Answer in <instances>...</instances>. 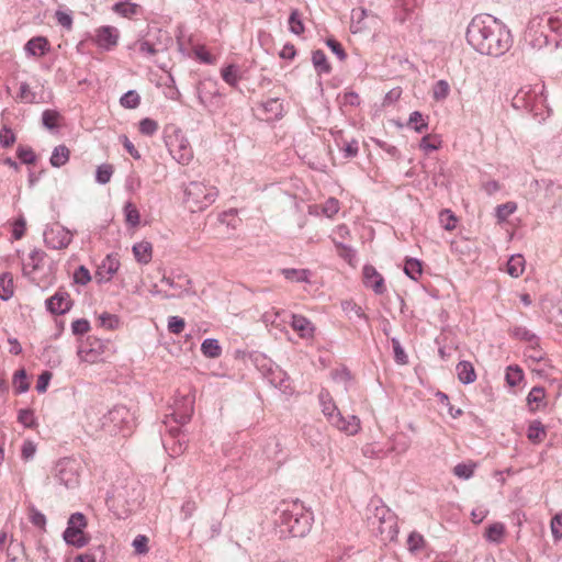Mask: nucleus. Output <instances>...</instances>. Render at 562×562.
Here are the masks:
<instances>
[{"instance_id":"0eeeda50","label":"nucleus","mask_w":562,"mask_h":562,"mask_svg":"<svg viewBox=\"0 0 562 562\" xmlns=\"http://www.w3.org/2000/svg\"><path fill=\"white\" fill-rule=\"evenodd\" d=\"M131 423V413L124 405L114 406L103 417L101 428L113 432L115 430H123L124 426Z\"/></svg>"},{"instance_id":"603ef678","label":"nucleus","mask_w":562,"mask_h":562,"mask_svg":"<svg viewBox=\"0 0 562 562\" xmlns=\"http://www.w3.org/2000/svg\"><path fill=\"white\" fill-rule=\"evenodd\" d=\"M408 125L418 133H422L428 126L422 113L418 111H415L409 115Z\"/></svg>"},{"instance_id":"e433bc0d","label":"nucleus","mask_w":562,"mask_h":562,"mask_svg":"<svg viewBox=\"0 0 562 562\" xmlns=\"http://www.w3.org/2000/svg\"><path fill=\"white\" fill-rule=\"evenodd\" d=\"M192 52L194 57L203 64L214 65L217 61L216 56L211 54L205 45H194Z\"/></svg>"},{"instance_id":"6ab92c4d","label":"nucleus","mask_w":562,"mask_h":562,"mask_svg":"<svg viewBox=\"0 0 562 562\" xmlns=\"http://www.w3.org/2000/svg\"><path fill=\"white\" fill-rule=\"evenodd\" d=\"M319 404L322 406V412L328 422L334 426L335 416L340 415L341 413L338 411L331 395L327 390H322L318 395Z\"/></svg>"},{"instance_id":"49530a36","label":"nucleus","mask_w":562,"mask_h":562,"mask_svg":"<svg viewBox=\"0 0 562 562\" xmlns=\"http://www.w3.org/2000/svg\"><path fill=\"white\" fill-rule=\"evenodd\" d=\"M114 168L111 164H103L97 168L95 179L99 183L105 184L110 182Z\"/></svg>"},{"instance_id":"f704fd0d","label":"nucleus","mask_w":562,"mask_h":562,"mask_svg":"<svg viewBox=\"0 0 562 562\" xmlns=\"http://www.w3.org/2000/svg\"><path fill=\"white\" fill-rule=\"evenodd\" d=\"M313 65L317 72L319 74H328L331 69L330 64L327 60V57L323 50H315L312 56Z\"/></svg>"},{"instance_id":"f8f14e48","label":"nucleus","mask_w":562,"mask_h":562,"mask_svg":"<svg viewBox=\"0 0 562 562\" xmlns=\"http://www.w3.org/2000/svg\"><path fill=\"white\" fill-rule=\"evenodd\" d=\"M363 284L373 290L378 295H382L386 292L385 280L378 270L371 266L366 265L362 269Z\"/></svg>"},{"instance_id":"c85d7f7f","label":"nucleus","mask_w":562,"mask_h":562,"mask_svg":"<svg viewBox=\"0 0 562 562\" xmlns=\"http://www.w3.org/2000/svg\"><path fill=\"white\" fill-rule=\"evenodd\" d=\"M546 436V428L540 422L535 420L529 425L527 437L531 442L539 443L544 440Z\"/></svg>"},{"instance_id":"58836bf2","label":"nucleus","mask_w":562,"mask_h":562,"mask_svg":"<svg viewBox=\"0 0 562 562\" xmlns=\"http://www.w3.org/2000/svg\"><path fill=\"white\" fill-rule=\"evenodd\" d=\"M124 215L127 225L132 227H136L139 225L140 214L135 204L131 202L126 203L124 206Z\"/></svg>"},{"instance_id":"680f3d73","label":"nucleus","mask_w":562,"mask_h":562,"mask_svg":"<svg viewBox=\"0 0 562 562\" xmlns=\"http://www.w3.org/2000/svg\"><path fill=\"white\" fill-rule=\"evenodd\" d=\"M100 325L106 329H115L120 325V318L116 315L103 313L99 316Z\"/></svg>"},{"instance_id":"2f4dec72","label":"nucleus","mask_w":562,"mask_h":562,"mask_svg":"<svg viewBox=\"0 0 562 562\" xmlns=\"http://www.w3.org/2000/svg\"><path fill=\"white\" fill-rule=\"evenodd\" d=\"M243 356H248L263 376L268 374L270 363H273L266 353H243Z\"/></svg>"},{"instance_id":"c756f323","label":"nucleus","mask_w":562,"mask_h":562,"mask_svg":"<svg viewBox=\"0 0 562 562\" xmlns=\"http://www.w3.org/2000/svg\"><path fill=\"white\" fill-rule=\"evenodd\" d=\"M221 76L223 80L229 85L231 87H236L241 79L238 67L234 64H231L221 70Z\"/></svg>"},{"instance_id":"aec40b11","label":"nucleus","mask_w":562,"mask_h":562,"mask_svg":"<svg viewBox=\"0 0 562 562\" xmlns=\"http://www.w3.org/2000/svg\"><path fill=\"white\" fill-rule=\"evenodd\" d=\"M46 255L42 250H32L23 262V272L32 276L36 271L43 269Z\"/></svg>"},{"instance_id":"f3484780","label":"nucleus","mask_w":562,"mask_h":562,"mask_svg":"<svg viewBox=\"0 0 562 562\" xmlns=\"http://www.w3.org/2000/svg\"><path fill=\"white\" fill-rule=\"evenodd\" d=\"M29 56L41 58L50 49V43L45 36H35L29 40L24 46Z\"/></svg>"},{"instance_id":"864d4df0","label":"nucleus","mask_w":562,"mask_h":562,"mask_svg":"<svg viewBox=\"0 0 562 562\" xmlns=\"http://www.w3.org/2000/svg\"><path fill=\"white\" fill-rule=\"evenodd\" d=\"M8 562H31L29 558L22 552L21 543L9 547Z\"/></svg>"},{"instance_id":"4468645a","label":"nucleus","mask_w":562,"mask_h":562,"mask_svg":"<svg viewBox=\"0 0 562 562\" xmlns=\"http://www.w3.org/2000/svg\"><path fill=\"white\" fill-rule=\"evenodd\" d=\"M395 514L385 506L380 499L371 501L368 506V524L371 529H375L383 520L387 519V516H394Z\"/></svg>"},{"instance_id":"7ed1b4c3","label":"nucleus","mask_w":562,"mask_h":562,"mask_svg":"<svg viewBox=\"0 0 562 562\" xmlns=\"http://www.w3.org/2000/svg\"><path fill=\"white\" fill-rule=\"evenodd\" d=\"M217 195L216 187L192 181L184 190V202L192 212L203 211L215 202Z\"/></svg>"},{"instance_id":"338daca9","label":"nucleus","mask_w":562,"mask_h":562,"mask_svg":"<svg viewBox=\"0 0 562 562\" xmlns=\"http://www.w3.org/2000/svg\"><path fill=\"white\" fill-rule=\"evenodd\" d=\"M36 453V445L31 440H25L21 448V457L24 461H30Z\"/></svg>"},{"instance_id":"412c9836","label":"nucleus","mask_w":562,"mask_h":562,"mask_svg":"<svg viewBox=\"0 0 562 562\" xmlns=\"http://www.w3.org/2000/svg\"><path fill=\"white\" fill-rule=\"evenodd\" d=\"M132 251L135 260L140 265H147L153 258V245L147 240L136 243L132 247Z\"/></svg>"},{"instance_id":"f03ea898","label":"nucleus","mask_w":562,"mask_h":562,"mask_svg":"<svg viewBox=\"0 0 562 562\" xmlns=\"http://www.w3.org/2000/svg\"><path fill=\"white\" fill-rule=\"evenodd\" d=\"M312 520V513L299 499L282 501L273 512V522L280 538L306 536Z\"/></svg>"},{"instance_id":"6e6552de","label":"nucleus","mask_w":562,"mask_h":562,"mask_svg":"<svg viewBox=\"0 0 562 562\" xmlns=\"http://www.w3.org/2000/svg\"><path fill=\"white\" fill-rule=\"evenodd\" d=\"M72 240V234L59 224H54L44 233L46 246L53 249H64Z\"/></svg>"},{"instance_id":"a211bd4d","label":"nucleus","mask_w":562,"mask_h":562,"mask_svg":"<svg viewBox=\"0 0 562 562\" xmlns=\"http://www.w3.org/2000/svg\"><path fill=\"white\" fill-rule=\"evenodd\" d=\"M291 327L303 339H312L315 333L313 323L302 315H292Z\"/></svg>"},{"instance_id":"a19ab883","label":"nucleus","mask_w":562,"mask_h":562,"mask_svg":"<svg viewBox=\"0 0 562 562\" xmlns=\"http://www.w3.org/2000/svg\"><path fill=\"white\" fill-rule=\"evenodd\" d=\"M405 273L413 280H418L423 273L422 262L417 259H407L404 266Z\"/></svg>"},{"instance_id":"37998d69","label":"nucleus","mask_w":562,"mask_h":562,"mask_svg":"<svg viewBox=\"0 0 562 562\" xmlns=\"http://www.w3.org/2000/svg\"><path fill=\"white\" fill-rule=\"evenodd\" d=\"M35 92L32 91L29 83L22 82L19 87V92L16 94V101L21 103L31 104L35 102Z\"/></svg>"},{"instance_id":"4be33fe9","label":"nucleus","mask_w":562,"mask_h":562,"mask_svg":"<svg viewBox=\"0 0 562 562\" xmlns=\"http://www.w3.org/2000/svg\"><path fill=\"white\" fill-rule=\"evenodd\" d=\"M339 202L335 198L328 199L324 204L310 206V214L324 215L328 218H333L339 212Z\"/></svg>"},{"instance_id":"3c124183","label":"nucleus","mask_w":562,"mask_h":562,"mask_svg":"<svg viewBox=\"0 0 562 562\" xmlns=\"http://www.w3.org/2000/svg\"><path fill=\"white\" fill-rule=\"evenodd\" d=\"M517 210V204L515 202H506L501 204L496 209V217L499 222L506 221L515 211Z\"/></svg>"},{"instance_id":"8fccbe9b","label":"nucleus","mask_w":562,"mask_h":562,"mask_svg":"<svg viewBox=\"0 0 562 562\" xmlns=\"http://www.w3.org/2000/svg\"><path fill=\"white\" fill-rule=\"evenodd\" d=\"M439 222L447 231H453L457 226V217L450 210H442L440 212Z\"/></svg>"},{"instance_id":"bf43d9fd","label":"nucleus","mask_w":562,"mask_h":562,"mask_svg":"<svg viewBox=\"0 0 562 562\" xmlns=\"http://www.w3.org/2000/svg\"><path fill=\"white\" fill-rule=\"evenodd\" d=\"M522 371L518 367H508L506 371V382L510 386H516L522 380Z\"/></svg>"},{"instance_id":"bb28decb","label":"nucleus","mask_w":562,"mask_h":562,"mask_svg":"<svg viewBox=\"0 0 562 562\" xmlns=\"http://www.w3.org/2000/svg\"><path fill=\"white\" fill-rule=\"evenodd\" d=\"M525 268V258L521 255H514L507 261L506 272L513 278H518L524 273Z\"/></svg>"},{"instance_id":"393cba45","label":"nucleus","mask_w":562,"mask_h":562,"mask_svg":"<svg viewBox=\"0 0 562 562\" xmlns=\"http://www.w3.org/2000/svg\"><path fill=\"white\" fill-rule=\"evenodd\" d=\"M458 379L463 384L473 383L476 379L474 367L469 361H460L457 366Z\"/></svg>"},{"instance_id":"9b49d317","label":"nucleus","mask_w":562,"mask_h":562,"mask_svg":"<svg viewBox=\"0 0 562 562\" xmlns=\"http://www.w3.org/2000/svg\"><path fill=\"white\" fill-rule=\"evenodd\" d=\"M265 378L283 394H292L293 389L290 383V378L278 364L270 363L268 374Z\"/></svg>"},{"instance_id":"c03bdc74","label":"nucleus","mask_w":562,"mask_h":562,"mask_svg":"<svg viewBox=\"0 0 562 562\" xmlns=\"http://www.w3.org/2000/svg\"><path fill=\"white\" fill-rule=\"evenodd\" d=\"M18 422L21 423L26 428H35L37 426L36 418L34 416V412L31 408L20 409L18 414Z\"/></svg>"},{"instance_id":"774afa93","label":"nucleus","mask_w":562,"mask_h":562,"mask_svg":"<svg viewBox=\"0 0 562 562\" xmlns=\"http://www.w3.org/2000/svg\"><path fill=\"white\" fill-rule=\"evenodd\" d=\"M551 530L553 537L559 540L562 539V513L557 514L551 520Z\"/></svg>"},{"instance_id":"cd10ccee","label":"nucleus","mask_w":562,"mask_h":562,"mask_svg":"<svg viewBox=\"0 0 562 562\" xmlns=\"http://www.w3.org/2000/svg\"><path fill=\"white\" fill-rule=\"evenodd\" d=\"M70 158V150L65 145H58L54 148L49 162L53 167L59 168L65 166Z\"/></svg>"},{"instance_id":"5701e85b","label":"nucleus","mask_w":562,"mask_h":562,"mask_svg":"<svg viewBox=\"0 0 562 562\" xmlns=\"http://www.w3.org/2000/svg\"><path fill=\"white\" fill-rule=\"evenodd\" d=\"M372 530L379 532L384 539L393 540L398 533L396 516H387V519L383 520Z\"/></svg>"},{"instance_id":"72a5a7b5","label":"nucleus","mask_w":562,"mask_h":562,"mask_svg":"<svg viewBox=\"0 0 562 562\" xmlns=\"http://www.w3.org/2000/svg\"><path fill=\"white\" fill-rule=\"evenodd\" d=\"M132 48L136 49L145 57H153L158 53L156 45L147 38H139L133 44Z\"/></svg>"},{"instance_id":"20e7f679","label":"nucleus","mask_w":562,"mask_h":562,"mask_svg":"<svg viewBox=\"0 0 562 562\" xmlns=\"http://www.w3.org/2000/svg\"><path fill=\"white\" fill-rule=\"evenodd\" d=\"M52 474L60 485L74 490L80 484L81 464L71 458L60 459L54 465Z\"/></svg>"},{"instance_id":"a878e982","label":"nucleus","mask_w":562,"mask_h":562,"mask_svg":"<svg viewBox=\"0 0 562 562\" xmlns=\"http://www.w3.org/2000/svg\"><path fill=\"white\" fill-rule=\"evenodd\" d=\"M87 526V519L83 514L75 513L68 519V526L65 529L67 537L76 536V533L83 532Z\"/></svg>"},{"instance_id":"423d86ee","label":"nucleus","mask_w":562,"mask_h":562,"mask_svg":"<svg viewBox=\"0 0 562 562\" xmlns=\"http://www.w3.org/2000/svg\"><path fill=\"white\" fill-rule=\"evenodd\" d=\"M194 396L191 394H183L176 396L171 405V414L167 416L166 420H172L175 424L186 425L193 414Z\"/></svg>"},{"instance_id":"473e14b6","label":"nucleus","mask_w":562,"mask_h":562,"mask_svg":"<svg viewBox=\"0 0 562 562\" xmlns=\"http://www.w3.org/2000/svg\"><path fill=\"white\" fill-rule=\"evenodd\" d=\"M14 293L13 278L10 273L0 276V297L4 301L9 300Z\"/></svg>"},{"instance_id":"ea45409f","label":"nucleus","mask_w":562,"mask_h":562,"mask_svg":"<svg viewBox=\"0 0 562 562\" xmlns=\"http://www.w3.org/2000/svg\"><path fill=\"white\" fill-rule=\"evenodd\" d=\"M282 274L286 280L295 282H308L310 271L305 269H283Z\"/></svg>"},{"instance_id":"69168bd1","label":"nucleus","mask_w":562,"mask_h":562,"mask_svg":"<svg viewBox=\"0 0 562 562\" xmlns=\"http://www.w3.org/2000/svg\"><path fill=\"white\" fill-rule=\"evenodd\" d=\"M450 87L447 81L439 80L434 87V98L436 100H443L448 97Z\"/></svg>"},{"instance_id":"1a4fd4ad","label":"nucleus","mask_w":562,"mask_h":562,"mask_svg":"<svg viewBox=\"0 0 562 562\" xmlns=\"http://www.w3.org/2000/svg\"><path fill=\"white\" fill-rule=\"evenodd\" d=\"M120 267L121 262L117 254H109L97 268L94 273L95 281L99 283L111 281Z\"/></svg>"},{"instance_id":"0e129e2a","label":"nucleus","mask_w":562,"mask_h":562,"mask_svg":"<svg viewBox=\"0 0 562 562\" xmlns=\"http://www.w3.org/2000/svg\"><path fill=\"white\" fill-rule=\"evenodd\" d=\"M474 464L458 463L453 468V474L460 479L468 480L473 475Z\"/></svg>"},{"instance_id":"b1692460","label":"nucleus","mask_w":562,"mask_h":562,"mask_svg":"<svg viewBox=\"0 0 562 562\" xmlns=\"http://www.w3.org/2000/svg\"><path fill=\"white\" fill-rule=\"evenodd\" d=\"M334 426L340 431L351 436L356 435L360 430V419L356 415L348 416V424L345 425L341 422V414L335 416Z\"/></svg>"},{"instance_id":"dca6fc26","label":"nucleus","mask_w":562,"mask_h":562,"mask_svg":"<svg viewBox=\"0 0 562 562\" xmlns=\"http://www.w3.org/2000/svg\"><path fill=\"white\" fill-rule=\"evenodd\" d=\"M72 301L70 295L65 291H57L52 297L46 301L47 310L56 315L68 312L71 307Z\"/></svg>"},{"instance_id":"de8ad7c7","label":"nucleus","mask_w":562,"mask_h":562,"mask_svg":"<svg viewBox=\"0 0 562 562\" xmlns=\"http://www.w3.org/2000/svg\"><path fill=\"white\" fill-rule=\"evenodd\" d=\"M159 128L158 123L149 117L143 119L138 124V131L145 136H153Z\"/></svg>"},{"instance_id":"4c0bfd02","label":"nucleus","mask_w":562,"mask_h":562,"mask_svg":"<svg viewBox=\"0 0 562 562\" xmlns=\"http://www.w3.org/2000/svg\"><path fill=\"white\" fill-rule=\"evenodd\" d=\"M441 146V139L438 135H426L419 143V148L425 154H429L434 150L439 149Z\"/></svg>"},{"instance_id":"052dcab7","label":"nucleus","mask_w":562,"mask_h":562,"mask_svg":"<svg viewBox=\"0 0 562 562\" xmlns=\"http://www.w3.org/2000/svg\"><path fill=\"white\" fill-rule=\"evenodd\" d=\"M16 155L23 164L33 165L36 161V155L31 147L20 146Z\"/></svg>"},{"instance_id":"ddd939ff","label":"nucleus","mask_w":562,"mask_h":562,"mask_svg":"<svg viewBox=\"0 0 562 562\" xmlns=\"http://www.w3.org/2000/svg\"><path fill=\"white\" fill-rule=\"evenodd\" d=\"M198 98L205 106L215 104L221 98L217 82L212 79L201 81L198 86Z\"/></svg>"},{"instance_id":"5fc2aeb1","label":"nucleus","mask_w":562,"mask_h":562,"mask_svg":"<svg viewBox=\"0 0 562 562\" xmlns=\"http://www.w3.org/2000/svg\"><path fill=\"white\" fill-rule=\"evenodd\" d=\"M290 31L296 35L304 33V24L300 18L297 10H293L289 18Z\"/></svg>"},{"instance_id":"f257e3e1","label":"nucleus","mask_w":562,"mask_h":562,"mask_svg":"<svg viewBox=\"0 0 562 562\" xmlns=\"http://www.w3.org/2000/svg\"><path fill=\"white\" fill-rule=\"evenodd\" d=\"M467 40L481 54L499 56L512 45L509 30L488 14L476 15L468 26Z\"/></svg>"},{"instance_id":"9d476101","label":"nucleus","mask_w":562,"mask_h":562,"mask_svg":"<svg viewBox=\"0 0 562 562\" xmlns=\"http://www.w3.org/2000/svg\"><path fill=\"white\" fill-rule=\"evenodd\" d=\"M170 153L181 165H188L193 158V150L183 135H176L170 144Z\"/></svg>"},{"instance_id":"c9c22d12","label":"nucleus","mask_w":562,"mask_h":562,"mask_svg":"<svg viewBox=\"0 0 562 562\" xmlns=\"http://www.w3.org/2000/svg\"><path fill=\"white\" fill-rule=\"evenodd\" d=\"M140 7L128 1L119 2L113 5V11L124 18H131L138 14Z\"/></svg>"},{"instance_id":"7c9ffc66","label":"nucleus","mask_w":562,"mask_h":562,"mask_svg":"<svg viewBox=\"0 0 562 562\" xmlns=\"http://www.w3.org/2000/svg\"><path fill=\"white\" fill-rule=\"evenodd\" d=\"M12 385L15 393L21 394L30 389V382L25 369L18 370L12 380Z\"/></svg>"},{"instance_id":"39448f33","label":"nucleus","mask_w":562,"mask_h":562,"mask_svg":"<svg viewBox=\"0 0 562 562\" xmlns=\"http://www.w3.org/2000/svg\"><path fill=\"white\" fill-rule=\"evenodd\" d=\"M164 424L168 428V437L162 440L164 447L170 457L176 458L187 450L188 436L178 426L169 425V420H165Z\"/></svg>"},{"instance_id":"2eb2a0df","label":"nucleus","mask_w":562,"mask_h":562,"mask_svg":"<svg viewBox=\"0 0 562 562\" xmlns=\"http://www.w3.org/2000/svg\"><path fill=\"white\" fill-rule=\"evenodd\" d=\"M120 32L111 25L100 26L95 30V43L104 49H112L117 45Z\"/></svg>"},{"instance_id":"09e8293b","label":"nucleus","mask_w":562,"mask_h":562,"mask_svg":"<svg viewBox=\"0 0 562 562\" xmlns=\"http://www.w3.org/2000/svg\"><path fill=\"white\" fill-rule=\"evenodd\" d=\"M504 532H505V528H504L503 524L495 522V524L490 525L486 528L485 537L490 541L498 542L501 540V538L504 536Z\"/></svg>"},{"instance_id":"e2e57ef3","label":"nucleus","mask_w":562,"mask_h":562,"mask_svg":"<svg viewBox=\"0 0 562 562\" xmlns=\"http://www.w3.org/2000/svg\"><path fill=\"white\" fill-rule=\"evenodd\" d=\"M26 232V221L20 216L12 223V237L14 240H20Z\"/></svg>"},{"instance_id":"13d9d810","label":"nucleus","mask_w":562,"mask_h":562,"mask_svg":"<svg viewBox=\"0 0 562 562\" xmlns=\"http://www.w3.org/2000/svg\"><path fill=\"white\" fill-rule=\"evenodd\" d=\"M63 538L66 541V543L71 544L76 548H82L89 541V537L87 535H85V532H80V533H76V536L67 537V531H64Z\"/></svg>"},{"instance_id":"6e6d98bb","label":"nucleus","mask_w":562,"mask_h":562,"mask_svg":"<svg viewBox=\"0 0 562 562\" xmlns=\"http://www.w3.org/2000/svg\"><path fill=\"white\" fill-rule=\"evenodd\" d=\"M331 376L334 381L338 383H344L346 390L348 389V384L352 380L351 372L346 367H341L339 369L334 370L331 372Z\"/></svg>"},{"instance_id":"a18cd8bd","label":"nucleus","mask_w":562,"mask_h":562,"mask_svg":"<svg viewBox=\"0 0 562 562\" xmlns=\"http://www.w3.org/2000/svg\"><path fill=\"white\" fill-rule=\"evenodd\" d=\"M527 400L529 405L536 404L535 407H531L532 411L538 409L544 402V389L540 386L532 387Z\"/></svg>"},{"instance_id":"79ce46f5","label":"nucleus","mask_w":562,"mask_h":562,"mask_svg":"<svg viewBox=\"0 0 562 562\" xmlns=\"http://www.w3.org/2000/svg\"><path fill=\"white\" fill-rule=\"evenodd\" d=\"M120 104L125 109H136L140 104V97L135 90H130L121 97Z\"/></svg>"},{"instance_id":"4d7b16f0","label":"nucleus","mask_w":562,"mask_h":562,"mask_svg":"<svg viewBox=\"0 0 562 562\" xmlns=\"http://www.w3.org/2000/svg\"><path fill=\"white\" fill-rule=\"evenodd\" d=\"M63 538L66 541V543L71 544L76 548H82L89 541V537L87 535H85V532H80V533H76V536L67 537V531H64Z\"/></svg>"}]
</instances>
